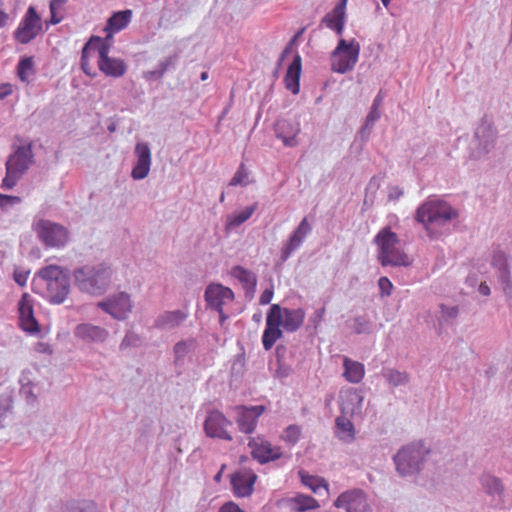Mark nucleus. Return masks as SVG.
Here are the masks:
<instances>
[{"label":"nucleus","mask_w":512,"mask_h":512,"mask_svg":"<svg viewBox=\"0 0 512 512\" xmlns=\"http://www.w3.org/2000/svg\"><path fill=\"white\" fill-rule=\"evenodd\" d=\"M219 512H244L236 503L229 501L224 503Z\"/></svg>","instance_id":"60"},{"label":"nucleus","mask_w":512,"mask_h":512,"mask_svg":"<svg viewBox=\"0 0 512 512\" xmlns=\"http://www.w3.org/2000/svg\"><path fill=\"white\" fill-rule=\"evenodd\" d=\"M481 485L485 493L493 498L496 502H503L504 487L497 477L486 475L481 479Z\"/></svg>","instance_id":"33"},{"label":"nucleus","mask_w":512,"mask_h":512,"mask_svg":"<svg viewBox=\"0 0 512 512\" xmlns=\"http://www.w3.org/2000/svg\"><path fill=\"white\" fill-rule=\"evenodd\" d=\"M352 328L356 334L369 333L371 323L366 316H357L353 319Z\"/></svg>","instance_id":"51"},{"label":"nucleus","mask_w":512,"mask_h":512,"mask_svg":"<svg viewBox=\"0 0 512 512\" xmlns=\"http://www.w3.org/2000/svg\"><path fill=\"white\" fill-rule=\"evenodd\" d=\"M248 447L251 451V456L260 464H266L276 461L283 457V452L280 446L273 445L263 436L250 437Z\"/></svg>","instance_id":"14"},{"label":"nucleus","mask_w":512,"mask_h":512,"mask_svg":"<svg viewBox=\"0 0 512 512\" xmlns=\"http://www.w3.org/2000/svg\"><path fill=\"white\" fill-rule=\"evenodd\" d=\"M207 306L220 315V322H224L227 316L223 312L224 306L231 304L234 300L233 291L219 283L209 284L204 293Z\"/></svg>","instance_id":"13"},{"label":"nucleus","mask_w":512,"mask_h":512,"mask_svg":"<svg viewBox=\"0 0 512 512\" xmlns=\"http://www.w3.org/2000/svg\"><path fill=\"white\" fill-rule=\"evenodd\" d=\"M496 130L487 120H482L476 127L469 146V157L475 160L486 156L495 145Z\"/></svg>","instance_id":"9"},{"label":"nucleus","mask_w":512,"mask_h":512,"mask_svg":"<svg viewBox=\"0 0 512 512\" xmlns=\"http://www.w3.org/2000/svg\"><path fill=\"white\" fill-rule=\"evenodd\" d=\"M34 283L42 287V296L51 304H62L70 292V279L67 272L57 265L42 268Z\"/></svg>","instance_id":"3"},{"label":"nucleus","mask_w":512,"mask_h":512,"mask_svg":"<svg viewBox=\"0 0 512 512\" xmlns=\"http://www.w3.org/2000/svg\"><path fill=\"white\" fill-rule=\"evenodd\" d=\"M194 340L180 341L174 346V354L176 361L183 360L185 356L194 347Z\"/></svg>","instance_id":"49"},{"label":"nucleus","mask_w":512,"mask_h":512,"mask_svg":"<svg viewBox=\"0 0 512 512\" xmlns=\"http://www.w3.org/2000/svg\"><path fill=\"white\" fill-rule=\"evenodd\" d=\"M257 475L250 469H240L231 476L233 492L237 497H247L253 492Z\"/></svg>","instance_id":"24"},{"label":"nucleus","mask_w":512,"mask_h":512,"mask_svg":"<svg viewBox=\"0 0 512 512\" xmlns=\"http://www.w3.org/2000/svg\"><path fill=\"white\" fill-rule=\"evenodd\" d=\"M363 391L353 387H344L339 392L338 403L342 415L350 418L363 417Z\"/></svg>","instance_id":"12"},{"label":"nucleus","mask_w":512,"mask_h":512,"mask_svg":"<svg viewBox=\"0 0 512 512\" xmlns=\"http://www.w3.org/2000/svg\"><path fill=\"white\" fill-rule=\"evenodd\" d=\"M380 117V110L378 108L371 107L369 113L366 116L365 122L359 131V135L362 140L365 141L369 138L374 124L380 119Z\"/></svg>","instance_id":"41"},{"label":"nucleus","mask_w":512,"mask_h":512,"mask_svg":"<svg viewBox=\"0 0 512 512\" xmlns=\"http://www.w3.org/2000/svg\"><path fill=\"white\" fill-rule=\"evenodd\" d=\"M273 295H274V291H273V287L271 288H268V289H265L260 297H259V303L261 305H267L271 302L272 298H273Z\"/></svg>","instance_id":"59"},{"label":"nucleus","mask_w":512,"mask_h":512,"mask_svg":"<svg viewBox=\"0 0 512 512\" xmlns=\"http://www.w3.org/2000/svg\"><path fill=\"white\" fill-rule=\"evenodd\" d=\"M258 205L257 203H254L250 206L245 207L241 211H236L226 217L225 221V230L230 231L237 227H239L241 224L246 222L250 217L253 215V213L256 211Z\"/></svg>","instance_id":"34"},{"label":"nucleus","mask_w":512,"mask_h":512,"mask_svg":"<svg viewBox=\"0 0 512 512\" xmlns=\"http://www.w3.org/2000/svg\"><path fill=\"white\" fill-rule=\"evenodd\" d=\"M188 312L185 310L165 311L155 320V326L160 329H173L178 327L188 318Z\"/></svg>","instance_id":"30"},{"label":"nucleus","mask_w":512,"mask_h":512,"mask_svg":"<svg viewBox=\"0 0 512 512\" xmlns=\"http://www.w3.org/2000/svg\"><path fill=\"white\" fill-rule=\"evenodd\" d=\"M248 176H249L248 171L246 170L245 166L243 164H241L239 166L238 170L235 172L232 179L230 180L229 184L231 186H238V185L246 186L249 183Z\"/></svg>","instance_id":"50"},{"label":"nucleus","mask_w":512,"mask_h":512,"mask_svg":"<svg viewBox=\"0 0 512 512\" xmlns=\"http://www.w3.org/2000/svg\"><path fill=\"white\" fill-rule=\"evenodd\" d=\"M288 502L291 510L296 512H306L309 510L317 509L320 506L315 498L304 494H297L296 496L290 498Z\"/></svg>","instance_id":"38"},{"label":"nucleus","mask_w":512,"mask_h":512,"mask_svg":"<svg viewBox=\"0 0 512 512\" xmlns=\"http://www.w3.org/2000/svg\"><path fill=\"white\" fill-rule=\"evenodd\" d=\"M439 308L440 311L437 317L440 325L450 324L458 315V308L456 306L449 307L441 304Z\"/></svg>","instance_id":"47"},{"label":"nucleus","mask_w":512,"mask_h":512,"mask_svg":"<svg viewBox=\"0 0 512 512\" xmlns=\"http://www.w3.org/2000/svg\"><path fill=\"white\" fill-rule=\"evenodd\" d=\"M30 271L22 268H16L13 273L14 281L20 285L25 286L29 277Z\"/></svg>","instance_id":"54"},{"label":"nucleus","mask_w":512,"mask_h":512,"mask_svg":"<svg viewBox=\"0 0 512 512\" xmlns=\"http://www.w3.org/2000/svg\"><path fill=\"white\" fill-rule=\"evenodd\" d=\"M20 198L17 196H8L0 194V208H4L8 205H14L20 203Z\"/></svg>","instance_id":"58"},{"label":"nucleus","mask_w":512,"mask_h":512,"mask_svg":"<svg viewBox=\"0 0 512 512\" xmlns=\"http://www.w3.org/2000/svg\"><path fill=\"white\" fill-rule=\"evenodd\" d=\"M311 230L312 228L307 218H303L281 248L280 258L283 262L288 260L292 253L300 248Z\"/></svg>","instance_id":"21"},{"label":"nucleus","mask_w":512,"mask_h":512,"mask_svg":"<svg viewBox=\"0 0 512 512\" xmlns=\"http://www.w3.org/2000/svg\"><path fill=\"white\" fill-rule=\"evenodd\" d=\"M73 282L82 293L101 296L112 284L113 270L107 263L85 264L74 269Z\"/></svg>","instance_id":"2"},{"label":"nucleus","mask_w":512,"mask_h":512,"mask_svg":"<svg viewBox=\"0 0 512 512\" xmlns=\"http://www.w3.org/2000/svg\"><path fill=\"white\" fill-rule=\"evenodd\" d=\"M17 74L22 82L29 83L31 77L35 74L33 57H25L19 61Z\"/></svg>","instance_id":"42"},{"label":"nucleus","mask_w":512,"mask_h":512,"mask_svg":"<svg viewBox=\"0 0 512 512\" xmlns=\"http://www.w3.org/2000/svg\"><path fill=\"white\" fill-rule=\"evenodd\" d=\"M133 12L131 9H126L113 13L107 21L105 31L107 38H111L115 33L125 29L131 22Z\"/></svg>","instance_id":"29"},{"label":"nucleus","mask_w":512,"mask_h":512,"mask_svg":"<svg viewBox=\"0 0 512 512\" xmlns=\"http://www.w3.org/2000/svg\"><path fill=\"white\" fill-rule=\"evenodd\" d=\"M33 163V151L30 144L19 146L6 162V170L22 175Z\"/></svg>","instance_id":"23"},{"label":"nucleus","mask_w":512,"mask_h":512,"mask_svg":"<svg viewBox=\"0 0 512 512\" xmlns=\"http://www.w3.org/2000/svg\"><path fill=\"white\" fill-rule=\"evenodd\" d=\"M20 176L21 175L19 173H11L9 170H7L6 177L3 179L2 182V187L5 189L13 188L16 185Z\"/></svg>","instance_id":"56"},{"label":"nucleus","mask_w":512,"mask_h":512,"mask_svg":"<svg viewBox=\"0 0 512 512\" xmlns=\"http://www.w3.org/2000/svg\"><path fill=\"white\" fill-rule=\"evenodd\" d=\"M378 247V260L382 266L408 267L412 261L398 246L399 239L390 228L381 229L374 238Z\"/></svg>","instance_id":"4"},{"label":"nucleus","mask_w":512,"mask_h":512,"mask_svg":"<svg viewBox=\"0 0 512 512\" xmlns=\"http://www.w3.org/2000/svg\"><path fill=\"white\" fill-rule=\"evenodd\" d=\"M458 217V212L446 201L429 197L416 210L415 220L423 225L427 236L434 240L449 230V223Z\"/></svg>","instance_id":"1"},{"label":"nucleus","mask_w":512,"mask_h":512,"mask_svg":"<svg viewBox=\"0 0 512 512\" xmlns=\"http://www.w3.org/2000/svg\"><path fill=\"white\" fill-rule=\"evenodd\" d=\"M325 314V308H320L316 310L311 317V321L317 326L323 319Z\"/></svg>","instance_id":"63"},{"label":"nucleus","mask_w":512,"mask_h":512,"mask_svg":"<svg viewBox=\"0 0 512 512\" xmlns=\"http://www.w3.org/2000/svg\"><path fill=\"white\" fill-rule=\"evenodd\" d=\"M302 71L301 56L297 54L285 74V85L286 88L293 94H298L300 90V75Z\"/></svg>","instance_id":"31"},{"label":"nucleus","mask_w":512,"mask_h":512,"mask_svg":"<svg viewBox=\"0 0 512 512\" xmlns=\"http://www.w3.org/2000/svg\"><path fill=\"white\" fill-rule=\"evenodd\" d=\"M349 416H338L336 418L337 435L339 439L346 443H351L355 439V427Z\"/></svg>","instance_id":"36"},{"label":"nucleus","mask_w":512,"mask_h":512,"mask_svg":"<svg viewBox=\"0 0 512 512\" xmlns=\"http://www.w3.org/2000/svg\"><path fill=\"white\" fill-rule=\"evenodd\" d=\"M428 453L429 450L420 441L404 445L393 456L397 473L401 477L418 474L422 469Z\"/></svg>","instance_id":"5"},{"label":"nucleus","mask_w":512,"mask_h":512,"mask_svg":"<svg viewBox=\"0 0 512 512\" xmlns=\"http://www.w3.org/2000/svg\"><path fill=\"white\" fill-rule=\"evenodd\" d=\"M96 60L99 70L107 77L120 78L127 71V65L121 58L109 56V46L100 37H96Z\"/></svg>","instance_id":"11"},{"label":"nucleus","mask_w":512,"mask_h":512,"mask_svg":"<svg viewBox=\"0 0 512 512\" xmlns=\"http://www.w3.org/2000/svg\"><path fill=\"white\" fill-rule=\"evenodd\" d=\"M203 426L206 435L210 438H218L227 441H232L233 439L228 430L232 426V422L218 410L208 412Z\"/></svg>","instance_id":"15"},{"label":"nucleus","mask_w":512,"mask_h":512,"mask_svg":"<svg viewBox=\"0 0 512 512\" xmlns=\"http://www.w3.org/2000/svg\"><path fill=\"white\" fill-rule=\"evenodd\" d=\"M360 50V43L355 38H339L329 57L331 71L338 74L352 71L359 60Z\"/></svg>","instance_id":"6"},{"label":"nucleus","mask_w":512,"mask_h":512,"mask_svg":"<svg viewBox=\"0 0 512 512\" xmlns=\"http://www.w3.org/2000/svg\"><path fill=\"white\" fill-rule=\"evenodd\" d=\"M20 386L33 385L32 373L30 371H23L19 378Z\"/></svg>","instance_id":"61"},{"label":"nucleus","mask_w":512,"mask_h":512,"mask_svg":"<svg viewBox=\"0 0 512 512\" xmlns=\"http://www.w3.org/2000/svg\"><path fill=\"white\" fill-rule=\"evenodd\" d=\"M343 377L346 381L358 384L365 376V367L362 363L345 357L343 360Z\"/></svg>","instance_id":"32"},{"label":"nucleus","mask_w":512,"mask_h":512,"mask_svg":"<svg viewBox=\"0 0 512 512\" xmlns=\"http://www.w3.org/2000/svg\"><path fill=\"white\" fill-rule=\"evenodd\" d=\"M301 482L309 487L314 493H318L321 488L327 490V485L318 477L309 475L307 472L300 470L298 472Z\"/></svg>","instance_id":"43"},{"label":"nucleus","mask_w":512,"mask_h":512,"mask_svg":"<svg viewBox=\"0 0 512 512\" xmlns=\"http://www.w3.org/2000/svg\"><path fill=\"white\" fill-rule=\"evenodd\" d=\"M305 316L302 308L289 309L280 306L281 326L287 332L297 331L303 325Z\"/></svg>","instance_id":"28"},{"label":"nucleus","mask_w":512,"mask_h":512,"mask_svg":"<svg viewBox=\"0 0 512 512\" xmlns=\"http://www.w3.org/2000/svg\"><path fill=\"white\" fill-rule=\"evenodd\" d=\"M403 195V190L398 186H392L389 188L388 199L397 200Z\"/></svg>","instance_id":"62"},{"label":"nucleus","mask_w":512,"mask_h":512,"mask_svg":"<svg viewBox=\"0 0 512 512\" xmlns=\"http://www.w3.org/2000/svg\"><path fill=\"white\" fill-rule=\"evenodd\" d=\"M96 306L114 320L125 321L132 313L134 303L129 293L119 291L97 302Z\"/></svg>","instance_id":"8"},{"label":"nucleus","mask_w":512,"mask_h":512,"mask_svg":"<svg viewBox=\"0 0 512 512\" xmlns=\"http://www.w3.org/2000/svg\"><path fill=\"white\" fill-rule=\"evenodd\" d=\"M43 32L42 19L34 6H29L13 33L17 43L28 44Z\"/></svg>","instance_id":"10"},{"label":"nucleus","mask_w":512,"mask_h":512,"mask_svg":"<svg viewBox=\"0 0 512 512\" xmlns=\"http://www.w3.org/2000/svg\"><path fill=\"white\" fill-rule=\"evenodd\" d=\"M302 431L301 427L298 425H289L283 432L281 438L284 442L289 445H295L301 437Z\"/></svg>","instance_id":"48"},{"label":"nucleus","mask_w":512,"mask_h":512,"mask_svg":"<svg viewBox=\"0 0 512 512\" xmlns=\"http://www.w3.org/2000/svg\"><path fill=\"white\" fill-rule=\"evenodd\" d=\"M13 22V18L5 11L3 0L0 1V28L9 26Z\"/></svg>","instance_id":"57"},{"label":"nucleus","mask_w":512,"mask_h":512,"mask_svg":"<svg viewBox=\"0 0 512 512\" xmlns=\"http://www.w3.org/2000/svg\"><path fill=\"white\" fill-rule=\"evenodd\" d=\"M62 512H99L92 500H72L62 507Z\"/></svg>","instance_id":"40"},{"label":"nucleus","mask_w":512,"mask_h":512,"mask_svg":"<svg viewBox=\"0 0 512 512\" xmlns=\"http://www.w3.org/2000/svg\"><path fill=\"white\" fill-rule=\"evenodd\" d=\"M378 286L380 289L381 296L391 295L393 284L387 277H380L378 280Z\"/></svg>","instance_id":"55"},{"label":"nucleus","mask_w":512,"mask_h":512,"mask_svg":"<svg viewBox=\"0 0 512 512\" xmlns=\"http://www.w3.org/2000/svg\"><path fill=\"white\" fill-rule=\"evenodd\" d=\"M382 375L391 387L407 385L410 379L408 373L394 368L383 369Z\"/></svg>","instance_id":"39"},{"label":"nucleus","mask_w":512,"mask_h":512,"mask_svg":"<svg viewBox=\"0 0 512 512\" xmlns=\"http://www.w3.org/2000/svg\"><path fill=\"white\" fill-rule=\"evenodd\" d=\"M143 344V338L134 331H127L122 339L119 349L125 351L131 348H139Z\"/></svg>","instance_id":"44"},{"label":"nucleus","mask_w":512,"mask_h":512,"mask_svg":"<svg viewBox=\"0 0 512 512\" xmlns=\"http://www.w3.org/2000/svg\"><path fill=\"white\" fill-rule=\"evenodd\" d=\"M301 131L300 123L287 119H279L275 123V135L285 147H296L298 135Z\"/></svg>","instance_id":"25"},{"label":"nucleus","mask_w":512,"mask_h":512,"mask_svg":"<svg viewBox=\"0 0 512 512\" xmlns=\"http://www.w3.org/2000/svg\"><path fill=\"white\" fill-rule=\"evenodd\" d=\"M20 395L25 398L27 403L33 404L37 400V396L34 393V384L27 386H20Z\"/></svg>","instance_id":"53"},{"label":"nucleus","mask_w":512,"mask_h":512,"mask_svg":"<svg viewBox=\"0 0 512 512\" xmlns=\"http://www.w3.org/2000/svg\"><path fill=\"white\" fill-rule=\"evenodd\" d=\"M135 163L131 171V177L134 180L145 179L151 170L152 154L151 148L147 142L139 141L134 148Z\"/></svg>","instance_id":"18"},{"label":"nucleus","mask_w":512,"mask_h":512,"mask_svg":"<svg viewBox=\"0 0 512 512\" xmlns=\"http://www.w3.org/2000/svg\"><path fill=\"white\" fill-rule=\"evenodd\" d=\"M12 89L10 85H2L0 86V101L11 94Z\"/></svg>","instance_id":"64"},{"label":"nucleus","mask_w":512,"mask_h":512,"mask_svg":"<svg viewBox=\"0 0 512 512\" xmlns=\"http://www.w3.org/2000/svg\"><path fill=\"white\" fill-rule=\"evenodd\" d=\"M97 43L96 37L92 38L82 49L81 53V69L86 75L96 76V72L90 64V58H96Z\"/></svg>","instance_id":"37"},{"label":"nucleus","mask_w":512,"mask_h":512,"mask_svg":"<svg viewBox=\"0 0 512 512\" xmlns=\"http://www.w3.org/2000/svg\"><path fill=\"white\" fill-rule=\"evenodd\" d=\"M19 321L22 329L29 333L39 331L38 323L33 314L32 301L27 294H24L18 303Z\"/></svg>","instance_id":"27"},{"label":"nucleus","mask_w":512,"mask_h":512,"mask_svg":"<svg viewBox=\"0 0 512 512\" xmlns=\"http://www.w3.org/2000/svg\"><path fill=\"white\" fill-rule=\"evenodd\" d=\"M236 422L239 430L246 434L254 432L259 417L263 414L265 407L262 405L244 407H237Z\"/></svg>","instance_id":"22"},{"label":"nucleus","mask_w":512,"mask_h":512,"mask_svg":"<svg viewBox=\"0 0 512 512\" xmlns=\"http://www.w3.org/2000/svg\"><path fill=\"white\" fill-rule=\"evenodd\" d=\"M167 67H168V62L162 61L159 63V66L157 69L145 71L143 73V78L147 81L158 80L163 77L164 73L167 70Z\"/></svg>","instance_id":"52"},{"label":"nucleus","mask_w":512,"mask_h":512,"mask_svg":"<svg viewBox=\"0 0 512 512\" xmlns=\"http://www.w3.org/2000/svg\"><path fill=\"white\" fill-rule=\"evenodd\" d=\"M347 2L348 0H340L322 19V24L333 30L340 38L345 27Z\"/></svg>","instance_id":"26"},{"label":"nucleus","mask_w":512,"mask_h":512,"mask_svg":"<svg viewBox=\"0 0 512 512\" xmlns=\"http://www.w3.org/2000/svg\"><path fill=\"white\" fill-rule=\"evenodd\" d=\"M33 229L39 240L49 248H64L70 240L66 227L47 219L37 220L33 224Z\"/></svg>","instance_id":"7"},{"label":"nucleus","mask_w":512,"mask_h":512,"mask_svg":"<svg viewBox=\"0 0 512 512\" xmlns=\"http://www.w3.org/2000/svg\"><path fill=\"white\" fill-rule=\"evenodd\" d=\"M280 305H271L267 317L266 325L262 334V345L266 351H269L277 340L283 336L281 330Z\"/></svg>","instance_id":"16"},{"label":"nucleus","mask_w":512,"mask_h":512,"mask_svg":"<svg viewBox=\"0 0 512 512\" xmlns=\"http://www.w3.org/2000/svg\"><path fill=\"white\" fill-rule=\"evenodd\" d=\"M492 265L498 270V278L502 285L507 304L512 308V279L507 255L501 251L495 252L492 257Z\"/></svg>","instance_id":"20"},{"label":"nucleus","mask_w":512,"mask_h":512,"mask_svg":"<svg viewBox=\"0 0 512 512\" xmlns=\"http://www.w3.org/2000/svg\"><path fill=\"white\" fill-rule=\"evenodd\" d=\"M335 507L347 512H373L367 502L365 493L360 489L347 490L341 493L334 502Z\"/></svg>","instance_id":"17"},{"label":"nucleus","mask_w":512,"mask_h":512,"mask_svg":"<svg viewBox=\"0 0 512 512\" xmlns=\"http://www.w3.org/2000/svg\"><path fill=\"white\" fill-rule=\"evenodd\" d=\"M13 398L11 393L0 395V428L4 427V422L12 409Z\"/></svg>","instance_id":"46"},{"label":"nucleus","mask_w":512,"mask_h":512,"mask_svg":"<svg viewBox=\"0 0 512 512\" xmlns=\"http://www.w3.org/2000/svg\"><path fill=\"white\" fill-rule=\"evenodd\" d=\"M68 0H51L49 4L51 18L49 23L56 25L63 19V9Z\"/></svg>","instance_id":"45"},{"label":"nucleus","mask_w":512,"mask_h":512,"mask_svg":"<svg viewBox=\"0 0 512 512\" xmlns=\"http://www.w3.org/2000/svg\"><path fill=\"white\" fill-rule=\"evenodd\" d=\"M73 333L76 339L84 343L103 344L110 337V333L106 328L90 322L76 325Z\"/></svg>","instance_id":"19"},{"label":"nucleus","mask_w":512,"mask_h":512,"mask_svg":"<svg viewBox=\"0 0 512 512\" xmlns=\"http://www.w3.org/2000/svg\"><path fill=\"white\" fill-rule=\"evenodd\" d=\"M230 274L242 284L246 291L253 292L255 290L257 278L252 271L244 268L243 266L237 265L231 269Z\"/></svg>","instance_id":"35"}]
</instances>
